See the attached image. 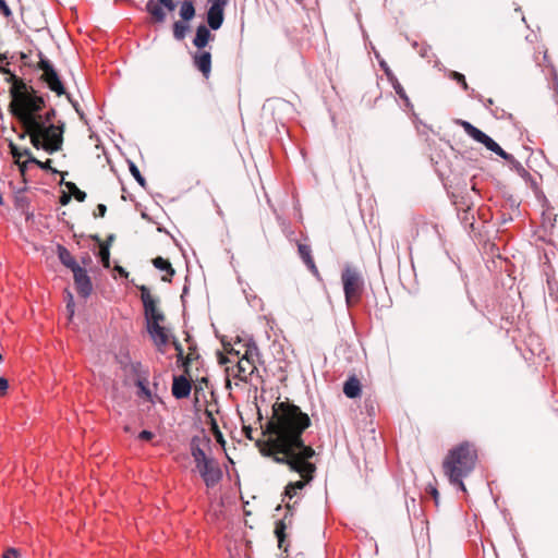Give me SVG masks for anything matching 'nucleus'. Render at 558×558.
<instances>
[{
    "mask_svg": "<svg viewBox=\"0 0 558 558\" xmlns=\"http://www.w3.org/2000/svg\"><path fill=\"white\" fill-rule=\"evenodd\" d=\"M9 94L11 97L10 105L19 106L26 112H32V114L39 116V112L46 107L45 97L26 83L11 86Z\"/></svg>",
    "mask_w": 558,
    "mask_h": 558,
    "instance_id": "4",
    "label": "nucleus"
},
{
    "mask_svg": "<svg viewBox=\"0 0 558 558\" xmlns=\"http://www.w3.org/2000/svg\"><path fill=\"white\" fill-rule=\"evenodd\" d=\"M154 437H155V434L148 429H143L137 435V438L143 441H150Z\"/></svg>",
    "mask_w": 558,
    "mask_h": 558,
    "instance_id": "50",
    "label": "nucleus"
},
{
    "mask_svg": "<svg viewBox=\"0 0 558 558\" xmlns=\"http://www.w3.org/2000/svg\"><path fill=\"white\" fill-rule=\"evenodd\" d=\"M192 390V383L190 375L181 374L174 375L172 379L171 392L178 399H186L190 397Z\"/></svg>",
    "mask_w": 558,
    "mask_h": 558,
    "instance_id": "13",
    "label": "nucleus"
},
{
    "mask_svg": "<svg viewBox=\"0 0 558 558\" xmlns=\"http://www.w3.org/2000/svg\"><path fill=\"white\" fill-rule=\"evenodd\" d=\"M171 343L177 352L178 362H182L184 360V349L182 344L174 336H171Z\"/></svg>",
    "mask_w": 558,
    "mask_h": 558,
    "instance_id": "43",
    "label": "nucleus"
},
{
    "mask_svg": "<svg viewBox=\"0 0 558 558\" xmlns=\"http://www.w3.org/2000/svg\"><path fill=\"white\" fill-rule=\"evenodd\" d=\"M72 199V195L69 193V192H62L60 197H59V203L62 205V206H66Z\"/></svg>",
    "mask_w": 558,
    "mask_h": 558,
    "instance_id": "57",
    "label": "nucleus"
},
{
    "mask_svg": "<svg viewBox=\"0 0 558 558\" xmlns=\"http://www.w3.org/2000/svg\"><path fill=\"white\" fill-rule=\"evenodd\" d=\"M286 524L282 520L280 521H277L276 523V527H275V534H276V537H277V541H278V546L280 549H283V550H287V548H284V541H286Z\"/></svg>",
    "mask_w": 558,
    "mask_h": 558,
    "instance_id": "32",
    "label": "nucleus"
},
{
    "mask_svg": "<svg viewBox=\"0 0 558 558\" xmlns=\"http://www.w3.org/2000/svg\"><path fill=\"white\" fill-rule=\"evenodd\" d=\"M9 389V380L0 376V396H4L8 392Z\"/></svg>",
    "mask_w": 558,
    "mask_h": 558,
    "instance_id": "56",
    "label": "nucleus"
},
{
    "mask_svg": "<svg viewBox=\"0 0 558 558\" xmlns=\"http://www.w3.org/2000/svg\"><path fill=\"white\" fill-rule=\"evenodd\" d=\"M305 487V482L296 481L290 482L283 492V501L291 500L294 496H296L299 490H302Z\"/></svg>",
    "mask_w": 558,
    "mask_h": 558,
    "instance_id": "29",
    "label": "nucleus"
},
{
    "mask_svg": "<svg viewBox=\"0 0 558 558\" xmlns=\"http://www.w3.org/2000/svg\"><path fill=\"white\" fill-rule=\"evenodd\" d=\"M509 168L514 171L519 177H521L524 182L533 190L536 191L538 187V183L535 177H533L520 161H518L513 155H511V159L507 160Z\"/></svg>",
    "mask_w": 558,
    "mask_h": 558,
    "instance_id": "15",
    "label": "nucleus"
},
{
    "mask_svg": "<svg viewBox=\"0 0 558 558\" xmlns=\"http://www.w3.org/2000/svg\"><path fill=\"white\" fill-rule=\"evenodd\" d=\"M482 145L485 146L486 149L495 153L497 156L502 158L505 161L511 159V154L507 153L493 137L488 134L485 136Z\"/></svg>",
    "mask_w": 558,
    "mask_h": 558,
    "instance_id": "26",
    "label": "nucleus"
},
{
    "mask_svg": "<svg viewBox=\"0 0 558 558\" xmlns=\"http://www.w3.org/2000/svg\"><path fill=\"white\" fill-rule=\"evenodd\" d=\"M8 109L12 117L32 132L33 147L44 149L49 155L62 149L65 124L61 120L52 122L57 113L54 108H50L44 116L32 114L15 105H9Z\"/></svg>",
    "mask_w": 558,
    "mask_h": 558,
    "instance_id": "2",
    "label": "nucleus"
},
{
    "mask_svg": "<svg viewBox=\"0 0 558 558\" xmlns=\"http://www.w3.org/2000/svg\"><path fill=\"white\" fill-rule=\"evenodd\" d=\"M342 391L349 399H355L360 397L362 392L361 381L355 375L348 377V379L343 383Z\"/></svg>",
    "mask_w": 558,
    "mask_h": 558,
    "instance_id": "19",
    "label": "nucleus"
},
{
    "mask_svg": "<svg viewBox=\"0 0 558 558\" xmlns=\"http://www.w3.org/2000/svg\"><path fill=\"white\" fill-rule=\"evenodd\" d=\"M9 147L11 149L12 156L15 159H21L22 157H26L27 158V156L23 154L24 153V148H20L17 145H15L12 142H10Z\"/></svg>",
    "mask_w": 558,
    "mask_h": 558,
    "instance_id": "46",
    "label": "nucleus"
},
{
    "mask_svg": "<svg viewBox=\"0 0 558 558\" xmlns=\"http://www.w3.org/2000/svg\"><path fill=\"white\" fill-rule=\"evenodd\" d=\"M490 113L496 118L500 120H513V116L509 112H507L505 109L500 107H495L494 109H490Z\"/></svg>",
    "mask_w": 558,
    "mask_h": 558,
    "instance_id": "42",
    "label": "nucleus"
},
{
    "mask_svg": "<svg viewBox=\"0 0 558 558\" xmlns=\"http://www.w3.org/2000/svg\"><path fill=\"white\" fill-rule=\"evenodd\" d=\"M192 362H193L192 354H189V355L184 354V360L182 362L177 361V364L180 368H182L184 371L183 374L190 375V368H191Z\"/></svg>",
    "mask_w": 558,
    "mask_h": 558,
    "instance_id": "45",
    "label": "nucleus"
},
{
    "mask_svg": "<svg viewBox=\"0 0 558 558\" xmlns=\"http://www.w3.org/2000/svg\"><path fill=\"white\" fill-rule=\"evenodd\" d=\"M196 469L208 488L215 487L222 480V470L214 458L209 462L196 466Z\"/></svg>",
    "mask_w": 558,
    "mask_h": 558,
    "instance_id": "11",
    "label": "nucleus"
},
{
    "mask_svg": "<svg viewBox=\"0 0 558 558\" xmlns=\"http://www.w3.org/2000/svg\"><path fill=\"white\" fill-rule=\"evenodd\" d=\"M189 349H190V351H191V352H190V354H192L193 360H194V359H198V357H199V354L196 352V343H195V342H192V343L190 344V348H189Z\"/></svg>",
    "mask_w": 558,
    "mask_h": 558,
    "instance_id": "62",
    "label": "nucleus"
},
{
    "mask_svg": "<svg viewBox=\"0 0 558 558\" xmlns=\"http://www.w3.org/2000/svg\"><path fill=\"white\" fill-rule=\"evenodd\" d=\"M209 3V9L223 10L229 3V0H207Z\"/></svg>",
    "mask_w": 558,
    "mask_h": 558,
    "instance_id": "48",
    "label": "nucleus"
},
{
    "mask_svg": "<svg viewBox=\"0 0 558 558\" xmlns=\"http://www.w3.org/2000/svg\"><path fill=\"white\" fill-rule=\"evenodd\" d=\"M142 363L141 362H131L130 366H129V371L133 374V375H137L140 376L141 372H142Z\"/></svg>",
    "mask_w": 558,
    "mask_h": 558,
    "instance_id": "54",
    "label": "nucleus"
},
{
    "mask_svg": "<svg viewBox=\"0 0 558 558\" xmlns=\"http://www.w3.org/2000/svg\"><path fill=\"white\" fill-rule=\"evenodd\" d=\"M376 60L378 61V64L380 69L384 71L385 75L387 76L388 81H396V75L392 72V70L389 68L388 63L385 61V59L380 56L379 52H376Z\"/></svg>",
    "mask_w": 558,
    "mask_h": 558,
    "instance_id": "34",
    "label": "nucleus"
},
{
    "mask_svg": "<svg viewBox=\"0 0 558 558\" xmlns=\"http://www.w3.org/2000/svg\"><path fill=\"white\" fill-rule=\"evenodd\" d=\"M547 292L548 295L554 300H558V281L554 278L547 275Z\"/></svg>",
    "mask_w": 558,
    "mask_h": 558,
    "instance_id": "37",
    "label": "nucleus"
},
{
    "mask_svg": "<svg viewBox=\"0 0 558 558\" xmlns=\"http://www.w3.org/2000/svg\"><path fill=\"white\" fill-rule=\"evenodd\" d=\"M137 289L141 293L146 328H151V326L161 327L160 324L165 322L166 316L158 308V304L160 302L159 298L153 296L150 289L145 284L138 286Z\"/></svg>",
    "mask_w": 558,
    "mask_h": 558,
    "instance_id": "7",
    "label": "nucleus"
},
{
    "mask_svg": "<svg viewBox=\"0 0 558 558\" xmlns=\"http://www.w3.org/2000/svg\"><path fill=\"white\" fill-rule=\"evenodd\" d=\"M56 252L60 263L71 271L80 266L77 260L64 245L58 244Z\"/></svg>",
    "mask_w": 558,
    "mask_h": 558,
    "instance_id": "21",
    "label": "nucleus"
},
{
    "mask_svg": "<svg viewBox=\"0 0 558 558\" xmlns=\"http://www.w3.org/2000/svg\"><path fill=\"white\" fill-rule=\"evenodd\" d=\"M457 123L462 126L464 132L475 142L482 144L485 136L487 135L485 132L473 125L471 122L465 120H458Z\"/></svg>",
    "mask_w": 558,
    "mask_h": 558,
    "instance_id": "25",
    "label": "nucleus"
},
{
    "mask_svg": "<svg viewBox=\"0 0 558 558\" xmlns=\"http://www.w3.org/2000/svg\"><path fill=\"white\" fill-rule=\"evenodd\" d=\"M259 356V349L253 339H250L245 344V352L241 359L245 360L246 364H252L248 375H253L257 368L254 365V357Z\"/></svg>",
    "mask_w": 558,
    "mask_h": 558,
    "instance_id": "24",
    "label": "nucleus"
},
{
    "mask_svg": "<svg viewBox=\"0 0 558 558\" xmlns=\"http://www.w3.org/2000/svg\"><path fill=\"white\" fill-rule=\"evenodd\" d=\"M0 12L4 17H10L12 15V10L10 9L7 0H0Z\"/></svg>",
    "mask_w": 558,
    "mask_h": 558,
    "instance_id": "51",
    "label": "nucleus"
},
{
    "mask_svg": "<svg viewBox=\"0 0 558 558\" xmlns=\"http://www.w3.org/2000/svg\"><path fill=\"white\" fill-rule=\"evenodd\" d=\"M426 493L429 494L433 497V499L435 500V504L438 505L439 493L433 484L427 485Z\"/></svg>",
    "mask_w": 558,
    "mask_h": 558,
    "instance_id": "53",
    "label": "nucleus"
},
{
    "mask_svg": "<svg viewBox=\"0 0 558 558\" xmlns=\"http://www.w3.org/2000/svg\"><path fill=\"white\" fill-rule=\"evenodd\" d=\"M178 3L174 0H148L145 4V11L150 15L151 21L161 24L167 19L165 10L172 12Z\"/></svg>",
    "mask_w": 558,
    "mask_h": 558,
    "instance_id": "10",
    "label": "nucleus"
},
{
    "mask_svg": "<svg viewBox=\"0 0 558 558\" xmlns=\"http://www.w3.org/2000/svg\"><path fill=\"white\" fill-rule=\"evenodd\" d=\"M274 412L271 439L269 444H258L260 454L288 465L295 473L310 474L312 478L316 466L310 459L315 456V450L303 439L304 430L312 424L308 414L299 405L284 402L276 403Z\"/></svg>",
    "mask_w": 558,
    "mask_h": 558,
    "instance_id": "1",
    "label": "nucleus"
},
{
    "mask_svg": "<svg viewBox=\"0 0 558 558\" xmlns=\"http://www.w3.org/2000/svg\"><path fill=\"white\" fill-rule=\"evenodd\" d=\"M243 292H244V294H245V299H246L247 303H248L251 306H255V305L253 304V301L262 302V300H260V299H258L255 294H248V293L246 292V290H245V289L243 290Z\"/></svg>",
    "mask_w": 558,
    "mask_h": 558,
    "instance_id": "59",
    "label": "nucleus"
},
{
    "mask_svg": "<svg viewBox=\"0 0 558 558\" xmlns=\"http://www.w3.org/2000/svg\"><path fill=\"white\" fill-rule=\"evenodd\" d=\"M71 195L80 203L84 202L87 197L86 192L82 191L77 187V190H74Z\"/></svg>",
    "mask_w": 558,
    "mask_h": 558,
    "instance_id": "55",
    "label": "nucleus"
},
{
    "mask_svg": "<svg viewBox=\"0 0 558 558\" xmlns=\"http://www.w3.org/2000/svg\"><path fill=\"white\" fill-rule=\"evenodd\" d=\"M47 87L56 93L58 96H62L65 94V87L64 84L57 71L53 70L52 73H48L47 75L43 76Z\"/></svg>",
    "mask_w": 558,
    "mask_h": 558,
    "instance_id": "18",
    "label": "nucleus"
},
{
    "mask_svg": "<svg viewBox=\"0 0 558 558\" xmlns=\"http://www.w3.org/2000/svg\"><path fill=\"white\" fill-rule=\"evenodd\" d=\"M193 65L208 78L211 73V53L206 50H197L193 54Z\"/></svg>",
    "mask_w": 558,
    "mask_h": 558,
    "instance_id": "14",
    "label": "nucleus"
},
{
    "mask_svg": "<svg viewBox=\"0 0 558 558\" xmlns=\"http://www.w3.org/2000/svg\"><path fill=\"white\" fill-rule=\"evenodd\" d=\"M195 14H196V9H195L194 2L192 0H184L181 3L180 10H179V15L181 17L180 21L190 23L195 17Z\"/></svg>",
    "mask_w": 558,
    "mask_h": 558,
    "instance_id": "27",
    "label": "nucleus"
},
{
    "mask_svg": "<svg viewBox=\"0 0 558 558\" xmlns=\"http://www.w3.org/2000/svg\"><path fill=\"white\" fill-rule=\"evenodd\" d=\"M477 454L472 450L469 442H461L453 447L446 459L442 466L451 485L461 492H466L463 478L466 477L475 469Z\"/></svg>",
    "mask_w": 558,
    "mask_h": 558,
    "instance_id": "3",
    "label": "nucleus"
},
{
    "mask_svg": "<svg viewBox=\"0 0 558 558\" xmlns=\"http://www.w3.org/2000/svg\"><path fill=\"white\" fill-rule=\"evenodd\" d=\"M137 289L141 293L146 328H151V326L161 327L160 324L165 322L166 316L158 308V304L160 302L159 298L153 296L150 289L145 284L138 286Z\"/></svg>",
    "mask_w": 558,
    "mask_h": 558,
    "instance_id": "6",
    "label": "nucleus"
},
{
    "mask_svg": "<svg viewBox=\"0 0 558 558\" xmlns=\"http://www.w3.org/2000/svg\"><path fill=\"white\" fill-rule=\"evenodd\" d=\"M210 31L211 29L205 24H199L196 27L193 45L197 48V50H203L208 45V43L214 39V35Z\"/></svg>",
    "mask_w": 558,
    "mask_h": 558,
    "instance_id": "17",
    "label": "nucleus"
},
{
    "mask_svg": "<svg viewBox=\"0 0 558 558\" xmlns=\"http://www.w3.org/2000/svg\"><path fill=\"white\" fill-rule=\"evenodd\" d=\"M0 72L5 75V82L10 83L11 86L20 85L21 83H25L21 77H19L8 64H2L0 66Z\"/></svg>",
    "mask_w": 558,
    "mask_h": 558,
    "instance_id": "31",
    "label": "nucleus"
},
{
    "mask_svg": "<svg viewBox=\"0 0 558 558\" xmlns=\"http://www.w3.org/2000/svg\"><path fill=\"white\" fill-rule=\"evenodd\" d=\"M20 551L14 547H9L3 554L2 558H20Z\"/></svg>",
    "mask_w": 558,
    "mask_h": 558,
    "instance_id": "52",
    "label": "nucleus"
},
{
    "mask_svg": "<svg viewBox=\"0 0 558 558\" xmlns=\"http://www.w3.org/2000/svg\"><path fill=\"white\" fill-rule=\"evenodd\" d=\"M107 213V206L105 204H98L96 207V211L94 213L95 217H105Z\"/></svg>",
    "mask_w": 558,
    "mask_h": 558,
    "instance_id": "58",
    "label": "nucleus"
},
{
    "mask_svg": "<svg viewBox=\"0 0 558 558\" xmlns=\"http://www.w3.org/2000/svg\"><path fill=\"white\" fill-rule=\"evenodd\" d=\"M298 252H299L300 258L303 260V263L306 265V267L310 269V271L313 275L317 276L318 269L313 259L311 246L307 244L299 243Z\"/></svg>",
    "mask_w": 558,
    "mask_h": 558,
    "instance_id": "22",
    "label": "nucleus"
},
{
    "mask_svg": "<svg viewBox=\"0 0 558 558\" xmlns=\"http://www.w3.org/2000/svg\"><path fill=\"white\" fill-rule=\"evenodd\" d=\"M448 75H449V78L456 81L461 86V88L463 90H465V92L470 90V87L466 83L464 74L457 72V71H450Z\"/></svg>",
    "mask_w": 558,
    "mask_h": 558,
    "instance_id": "39",
    "label": "nucleus"
},
{
    "mask_svg": "<svg viewBox=\"0 0 558 558\" xmlns=\"http://www.w3.org/2000/svg\"><path fill=\"white\" fill-rule=\"evenodd\" d=\"M470 96L480 102L483 104V106L490 111V109H494V100L492 98H484L483 95L476 93L474 89H471Z\"/></svg>",
    "mask_w": 558,
    "mask_h": 558,
    "instance_id": "41",
    "label": "nucleus"
},
{
    "mask_svg": "<svg viewBox=\"0 0 558 558\" xmlns=\"http://www.w3.org/2000/svg\"><path fill=\"white\" fill-rule=\"evenodd\" d=\"M137 289L141 293L146 328H151V326L161 327L160 324L165 322L166 316L158 308V304L160 302L159 298L153 296L150 289L145 284L138 286Z\"/></svg>",
    "mask_w": 558,
    "mask_h": 558,
    "instance_id": "8",
    "label": "nucleus"
},
{
    "mask_svg": "<svg viewBox=\"0 0 558 558\" xmlns=\"http://www.w3.org/2000/svg\"><path fill=\"white\" fill-rule=\"evenodd\" d=\"M23 154L27 156V163L35 165L39 169L45 170V171H51L52 173H60L57 169L51 167V162H52L51 159H47L46 161H40L39 159H37L36 157L33 156L31 149L27 147L24 148Z\"/></svg>",
    "mask_w": 558,
    "mask_h": 558,
    "instance_id": "28",
    "label": "nucleus"
},
{
    "mask_svg": "<svg viewBox=\"0 0 558 558\" xmlns=\"http://www.w3.org/2000/svg\"><path fill=\"white\" fill-rule=\"evenodd\" d=\"M74 296L70 291H66V311L71 317L74 315Z\"/></svg>",
    "mask_w": 558,
    "mask_h": 558,
    "instance_id": "49",
    "label": "nucleus"
},
{
    "mask_svg": "<svg viewBox=\"0 0 558 558\" xmlns=\"http://www.w3.org/2000/svg\"><path fill=\"white\" fill-rule=\"evenodd\" d=\"M250 364H246L245 360L241 359L238 364L235 365L236 367V373L234 374V376L236 378H239L240 380L242 381H246V374H248V366Z\"/></svg>",
    "mask_w": 558,
    "mask_h": 558,
    "instance_id": "35",
    "label": "nucleus"
},
{
    "mask_svg": "<svg viewBox=\"0 0 558 558\" xmlns=\"http://www.w3.org/2000/svg\"><path fill=\"white\" fill-rule=\"evenodd\" d=\"M211 439L205 433V429H202V435H194L190 439V451L195 465L198 466L205 462H209L213 457H208L205 452V448L210 449Z\"/></svg>",
    "mask_w": 558,
    "mask_h": 558,
    "instance_id": "9",
    "label": "nucleus"
},
{
    "mask_svg": "<svg viewBox=\"0 0 558 558\" xmlns=\"http://www.w3.org/2000/svg\"><path fill=\"white\" fill-rule=\"evenodd\" d=\"M117 361L123 371H128V368L132 362L129 352H125V353L120 352V355L117 356Z\"/></svg>",
    "mask_w": 558,
    "mask_h": 558,
    "instance_id": "44",
    "label": "nucleus"
},
{
    "mask_svg": "<svg viewBox=\"0 0 558 558\" xmlns=\"http://www.w3.org/2000/svg\"><path fill=\"white\" fill-rule=\"evenodd\" d=\"M149 337L151 338L154 344L157 347V350L161 353H163V347H166L170 340L171 336L169 335V330L161 326V327H155L151 326V328H146Z\"/></svg>",
    "mask_w": 558,
    "mask_h": 558,
    "instance_id": "16",
    "label": "nucleus"
},
{
    "mask_svg": "<svg viewBox=\"0 0 558 558\" xmlns=\"http://www.w3.org/2000/svg\"><path fill=\"white\" fill-rule=\"evenodd\" d=\"M207 26L213 31H218L225 21V11L217 9H207L206 12Z\"/></svg>",
    "mask_w": 558,
    "mask_h": 558,
    "instance_id": "23",
    "label": "nucleus"
},
{
    "mask_svg": "<svg viewBox=\"0 0 558 558\" xmlns=\"http://www.w3.org/2000/svg\"><path fill=\"white\" fill-rule=\"evenodd\" d=\"M554 90L556 93V96L558 97V75L555 73L554 75Z\"/></svg>",
    "mask_w": 558,
    "mask_h": 558,
    "instance_id": "64",
    "label": "nucleus"
},
{
    "mask_svg": "<svg viewBox=\"0 0 558 558\" xmlns=\"http://www.w3.org/2000/svg\"><path fill=\"white\" fill-rule=\"evenodd\" d=\"M429 50H430V46H428V45H424V46L420 49L418 53H420V56H421L422 58H425V59H426V58H428V52H429Z\"/></svg>",
    "mask_w": 558,
    "mask_h": 558,
    "instance_id": "61",
    "label": "nucleus"
},
{
    "mask_svg": "<svg viewBox=\"0 0 558 558\" xmlns=\"http://www.w3.org/2000/svg\"><path fill=\"white\" fill-rule=\"evenodd\" d=\"M64 186L69 190L70 194L74 190H77V185L74 182H71V181L64 182Z\"/></svg>",
    "mask_w": 558,
    "mask_h": 558,
    "instance_id": "63",
    "label": "nucleus"
},
{
    "mask_svg": "<svg viewBox=\"0 0 558 558\" xmlns=\"http://www.w3.org/2000/svg\"><path fill=\"white\" fill-rule=\"evenodd\" d=\"M135 386L138 388V395L147 398L148 400L151 399V391L147 385V381L145 378H137L135 381Z\"/></svg>",
    "mask_w": 558,
    "mask_h": 558,
    "instance_id": "38",
    "label": "nucleus"
},
{
    "mask_svg": "<svg viewBox=\"0 0 558 558\" xmlns=\"http://www.w3.org/2000/svg\"><path fill=\"white\" fill-rule=\"evenodd\" d=\"M190 31L189 23L182 21H175L172 25L173 37L175 40H183Z\"/></svg>",
    "mask_w": 558,
    "mask_h": 558,
    "instance_id": "30",
    "label": "nucleus"
},
{
    "mask_svg": "<svg viewBox=\"0 0 558 558\" xmlns=\"http://www.w3.org/2000/svg\"><path fill=\"white\" fill-rule=\"evenodd\" d=\"M72 274L77 294L83 299L89 298L93 293L94 287L87 269L80 265L72 270Z\"/></svg>",
    "mask_w": 558,
    "mask_h": 558,
    "instance_id": "12",
    "label": "nucleus"
},
{
    "mask_svg": "<svg viewBox=\"0 0 558 558\" xmlns=\"http://www.w3.org/2000/svg\"><path fill=\"white\" fill-rule=\"evenodd\" d=\"M344 300L348 307L361 301L364 291V279L361 272L351 265H345L341 272Z\"/></svg>",
    "mask_w": 558,
    "mask_h": 558,
    "instance_id": "5",
    "label": "nucleus"
},
{
    "mask_svg": "<svg viewBox=\"0 0 558 558\" xmlns=\"http://www.w3.org/2000/svg\"><path fill=\"white\" fill-rule=\"evenodd\" d=\"M128 166H129V170H130V173L132 174V177L134 178V180L142 186V187H146L147 185V182H146V179L144 178V175L141 173L138 167L135 165V162H133L132 160H128Z\"/></svg>",
    "mask_w": 558,
    "mask_h": 558,
    "instance_id": "33",
    "label": "nucleus"
},
{
    "mask_svg": "<svg viewBox=\"0 0 558 558\" xmlns=\"http://www.w3.org/2000/svg\"><path fill=\"white\" fill-rule=\"evenodd\" d=\"M97 256L104 268H110V250L108 245H100Z\"/></svg>",
    "mask_w": 558,
    "mask_h": 558,
    "instance_id": "36",
    "label": "nucleus"
},
{
    "mask_svg": "<svg viewBox=\"0 0 558 558\" xmlns=\"http://www.w3.org/2000/svg\"><path fill=\"white\" fill-rule=\"evenodd\" d=\"M39 66L44 72L43 76L47 75L48 73H52V71L56 70L53 63L41 53H39Z\"/></svg>",
    "mask_w": 558,
    "mask_h": 558,
    "instance_id": "40",
    "label": "nucleus"
},
{
    "mask_svg": "<svg viewBox=\"0 0 558 558\" xmlns=\"http://www.w3.org/2000/svg\"><path fill=\"white\" fill-rule=\"evenodd\" d=\"M469 210L464 211V215L462 217V222L464 223V226H470V228H473V221H470V218H469ZM471 220H474V216L472 215L471 216Z\"/></svg>",
    "mask_w": 558,
    "mask_h": 558,
    "instance_id": "60",
    "label": "nucleus"
},
{
    "mask_svg": "<svg viewBox=\"0 0 558 558\" xmlns=\"http://www.w3.org/2000/svg\"><path fill=\"white\" fill-rule=\"evenodd\" d=\"M389 83L391 84V86L395 89L396 94L400 98H405L407 93H405L404 88L402 87V85L400 84V82L398 81L397 77H396V81H389Z\"/></svg>",
    "mask_w": 558,
    "mask_h": 558,
    "instance_id": "47",
    "label": "nucleus"
},
{
    "mask_svg": "<svg viewBox=\"0 0 558 558\" xmlns=\"http://www.w3.org/2000/svg\"><path fill=\"white\" fill-rule=\"evenodd\" d=\"M151 263H153L155 268H157L160 271H165L166 272V275L161 277V280L165 281V282H170L172 277L175 274V270L172 267V265L169 262V259L163 258L161 256H157V257L153 258Z\"/></svg>",
    "mask_w": 558,
    "mask_h": 558,
    "instance_id": "20",
    "label": "nucleus"
}]
</instances>
